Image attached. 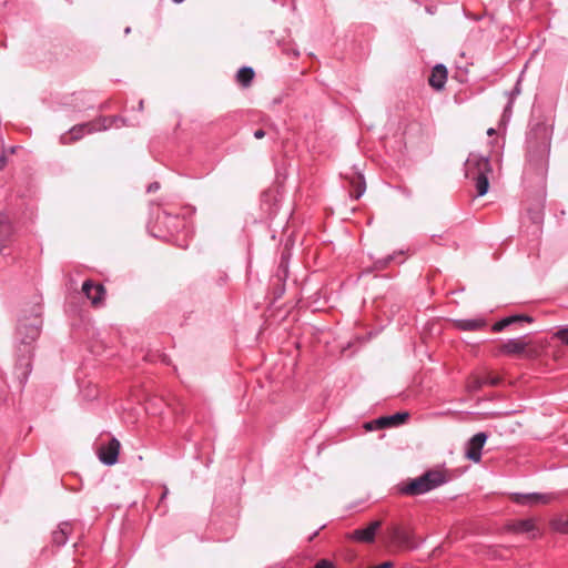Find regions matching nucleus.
I'll use <instances>...</instances> for the list:
<instances>
[{"instance_id": "obj_1", "label": "nucleus", "mask_w": 568, "mask_h": 568, "mask_svg": "<svg viewBox=\"0 0 568 568\" xmlns=\"http://www.w3.org/2000/svg\"><path fill=\"white\" fill-rule=\"evenodd\" d=\"M42 307L37 304L30 310H24L18 320L16 329V367L21 377L27 379L31 372L33 358V344L40 336L42 326Z\"/></svg>"}, {"instance_id": "obj_2", "label": "nucleus", "mask_w": 568, "mask_h": 568, "mask_svg": "<svg viewBox=\"0 0 568 568\" xmlns=\"http://www.w3.org/2000/svg\"><path fill=\"white\" fill-rule=\"evenodd\" d=\"M448 481V474L445 469H429L422 476L410 479L400 491L408 496H417L428 493Z\"/></svg>"}, {"instance_id": "obj_3", "label": "nucleus", "mask_w": 568, "mask_h": 568, "mask_svg": "<svg viewBox=\"0 0 568 568\" xmlns=\"http://www.w3.org/2000/svg\"><path fill=\"white\" fill-rule=\"evenodd\" d=\"M491 166L487 158L470 155L466 162V176L475 181L477 194L483 196L489 187L488 174Z\"/></svg>"}, {"instance_id": "obj_4", "label": "nucleus", "mask_w": 568, "mask_h": 568, "mask_svg": "<svg viewBox=\"0 0 568 568\" xmlns=\"http://www.w3.org/2000/svg\"><path fill=\"white\" fill-rule=\"evenodd\" d=\"M546 342H535L526 337L508 339L499 345V352L506 355H517L534 359L540 356L546 347Z\"/></svg>"}, {"instance_id": "obj_5", "label": "nucleus", "mask_w": 568, "mask_h": 568, "mask_svg": "<svg viewBox=\"0 0 568 568\" xmlns=\"http://www.w3.org/2000/svg\"><path fill=\"white\" fill-rule=\"evenodd\" d=\"M387 536L389 541L399 548L410 549L415 547V542L409 530L399 525L389 526L387 528Z\"/></svg>"}, {"instance_id": "obj_6", "label": "nucleus", "mask_w": 568, "mask_h": 568, "mask_svg": "<svg viewBox=\"0 0 568 568\" xmlns=\"http://www.w3.org/2000/svg\"><path fill=\"white\" fill-rule=\"evenodd\" d=\"M82 293L91 302L93 307H100L104 303L106 291L102 284L87 280L82 284Z\"/></svg>"}, {"instance_id": "obj_7", "label": "nucleus", "mask_w": 568, "mask_h": 568, "mask_svg": "<svg viewBox=\"0 0 568 568\" xmlns=\"http://www.w3.org/2000/svg\"><path fill=\"white\" fill-rule=\"evenodd\" d=\"M510 498L513 501L519 505H547L551 503L556 497L554 494H539V493H532V494H519L515 493L510 495Z\"/></svg>"}, {"instance_id": "obj_8", "label": "nucleus", "mask_w": 568, "mask_h": 568, "mask_svg": "<svg viewBox=\"0 0 568 568\" xmlns=\"http://www.w3.org/2000/svg\"><path fill=\"white\" fill-rule=\"evenodd\" d=\"M382 525V520L371 521L366 527L352 531L348 538L358 542L371 544L375 540L376 532L381 529Z\"/></svg>"}, {"instance_id": "obj_9", "label": "nucleus", "mask_w": 568, "mask_h": 568, "mask_svg": "<svg viewBox=\"0 0 568 568\" xmlns=\"http://www.w3.org/2000/svg\"><path fill=\"white\" fill-rule=\"evenodd\" d=\"M409 414L407 412L396 413L390 416L381 417L374 422L367 423L365 425L366 429L371 430L373 428H385L392 426H398L407 420Z\"/></svg>"}, {"instance_id": "obj_10", "label": "nucleus", "mask_w": 568, "mask_h": 568, "mask_svg": "<svg viewBox=\"0 0 568 568\" xmlns=\"http://www.w3.org/2000/svg\"><path fill=\"white\" fill-rule=\"evenodd\" d=\"M487 440V435L485 433H477L474 435L466 448V457L474 463H479L481 458V449Z\"/></svg>"}, {"instance_id": "obj_11", "label": "nucleus", "mask_w": 568, "mask_h": 568, "mask_svg": "<svg viewBox=\"0 0 568 568\" xmlns=\"http://www.w3.org/2000/svg\"><path fill=\"white\" fill-rule=\"evenodd\" d=\"M120 442L115 438H112L108 445L102 446L99 449V458L105 465H114L118 462V456L120 452Z\"/></svg>"}, {"instance_id": "obj_12", "label": "nucleus", "mask_w": 568, "mask_h": 568, "mask_svg": "<svg viewBox=\"0 0 568 568\" xmlns=\"http://www.w3.org/2000/svg\"><path fill=\"white\" fill-rule=\"evenodd\" d=\"M94 130L91 123L80 124L73 126L68 134L62 136V143L65 145L72 144L82 139L85 133H91Z\"/></svg>"}, {"instance_id": "obj_13", "label": "nucleus", "mask_w": 568, "mask_h": 568, "mask_svg": "<svg viewBox=\"0 0 568 568\" xmlns=\"http://www.w3.org/2000/svg\"><path fill=\"white\" fill-rule=\"evenodd\" d=\"M447 80V69L443 64H437L434 67L432 74L429 77V85L436 90H440L444 88Z\"/></svg>"}, {"instance_id": "obj_14", "label": "nucleus", "mask_w": 568, "mask_h": 568, "mask_svg": "<svg viewBox=\"0 0 568 568\" xmlns=\"http://www.w3.org/2000/svg\"><path fill=\"white\" fill-rule=\"evenodd\" d=\"M508 529L516 534L530 532L536 529L535 520L532 518L515 520L508 525Z\"/></svg>"}, {"instance_id": "obj_15", "label": "nucleus", "mask_w": 568, "mask_h": 568, "mask_svg": "<svg viewBox=\"0 0 568 568\" xmlns=\"http://www.w3.org/2000/svg\"><path fill=\"white\" fill-rule=\"evenodd\" d=\"M349 183H351V196L356 200L359 199L366 189L364 176L361 174H356L351 179Z\"/></svg>"}, {"instance_id": "obj_16", "label": "nucleus", "mask_w": 568, "mask_h": 568, "mask_svg": "<svg viewBox=\"0 0 568 568\" xmlns=\"http://www.w3.org/2000/svg\"><path fill=\"white\" fill-rule=\"evenodd\" d=\"M254 70L250 67H243L237 71L236 81L244 88L251 85L254 79Z\"/></svg>"}, {"instance_id": "obj_17", "label": "nucleus", "mask_w": 568, "mask_h": 568, "mask_svg": "<svg viewBox=\"0 0 568 568\" xmlns=\"http://www.w3.org/2000/svg\"><path fill=\"white\" fill-rule=\"evenodd\" d=\"M455 324L463 331H477L483 328L486 322L484 320H459Z\"/></svg>"}, {"instance_id": "obj_18", "label": "nucleus", "mask_w": 568, "mask_h": 568, "mask_svg": "<svg viewBox=\"0 0 568 568\" xmlns=\"http://www.w3.org/2000/svg\"><path fill=\"white\" fill-rule=\"evenodd\" d=\"M552 527L558 532L568 534V516H564L554 520Z\"/></svg>"}, {"instance_id": "obj_19", "label": "nucleus", "mask_w": 568, "mask_h": 568, "mask_svg": "<svg viewBox=\"0 0 568 568\" xmlns=\"http://www.w3.org/2000/svg\"><path fill=\"white\" fill-rule=\"evenodd\" d=\"M68 529V525H64V527H61L59 530L53 531V541L57 545H63L67 541Z\"/></svg>"}, {"instance_id": "obj_20", "label": "nucleus", "mask_w": 568, "mask_h": 568, "mask_svg": "<svg viewBox=\"0 0 568 568\" xmlns=\"http://www.w3.org/2000/svg\"><path fill=\"white\" fill-rule=\"evenodd\" d=\"M484 385V378L480 376H471L468 381L467 387L470 390H477Z\"/></svg>"}, {"instance_id": "obj_21", "label": "nucleus", "mask_w": 568, "mask_h": 568, "mask_svg": "<svg viewBox=\"0 0 568 568\" xmlns=\"http://www.w3.org/2000/svg\"><path fill=\"white\" fill-rule=\"evenodd\" d=\"M414 131H417L420 134H424V128L419 124H410L405 130L404 134L406 140L412 141Z\"/></svg>"}, {"instance_id": "obj_22", "label": "nucleus", "mask_w": 568, "mask_h": 568, "mask_svg": "<svg viewBox=\"0 0 568 568\" xmlns=\"http://www.w3.org/2000/svg\"><path fill=\"white\" fill-rule=\"evenodd\" d=\"M505 318H506V321H509V325L517 323V322H521V321H526L528 323H530L532 321L531 317L526 316V315H513V316H508Z\"/></svg>"}, {"instance_id": "obj_23", "label": "nucleus", "mask_w": 568, "mask_h": 568, "mask_svg": "<svg viewBox=\"0 0 568 568\" xmlns=\"http://www.w3.org/2000/svg\"><path fill=\"white\" fill-rule=\"evenodd\" d=\"M507 326H509V321H506V318H503L501 321H499V322L494 324L493 331L494 332H500L504 328H506Z\"/></svg>"}, {"instance_id": "obj_24", "label": "nucleus", "mask_w": 568, "mask_h": 568, "mask_svg": "<svg viewBox=\"0 0 568 568\" xmlns=\"http://www.w3.org/2000/svg\"><path fill=\"white\" fill-rule=\"evenodd\" d=\"M555 336L568 345V328L559 329Z\"/></svg>"}, {"instance_id": "obj_25", "label": "nucleus", "mask_w": 568, "mask_h": 568, "mask_svg": "<svg viewBox=\"0 0 568 568\" xmlns=\"http://www.w3.org/2000/svg\"><path fill=\"white\" fill-rule=\"evenodd\" d=\"M483 378H484V384H490L493 386L498 385L500 382L499 377L491 376L490 374H488L487 376H485Z\"/></svg>"}, {"instance_id": "obj_26", "label": "nucleus", "mask_w": 568, "mask_h": 568, "mask_svg": "<svg viewBox=\"0 0 568 568\" xmlns=\"http://www.w3.org/2000/svg\"><path fill=\"white\" fill-rule=\"evenodd\" d=\"M314 568H336L331 561L326 559L320 560Z\"/></svg>"}, {"instance_id": "obj_27", "label": "nucleus", "mask_w": 568, "mask_h": 568, "mask_svg": "<svg viewBox=\"0 0 568 568\" xmlns=\"http://www.w3.org/2000/svg\"><path fill=\"white\" fill-rule=\"evenodd\" d=\"M254 136H255L256 139H263V138L265 136V132H264L263 130L258 129V130H256V131L254 132Z\"/></svg>"}, {"instance_id": "obj_28", "label": "nucleus", "mask_w": 568, "mask_h": 568, "mask_svg": "<svg viewBox=\"0 0 568 568\" xmlns=\"http://www.w3.org/2000/svg\"><path fill=\"white\" fill-rule=\"evenodd\" d=\"M487 134L491 136V135L496 134V130L490 128L487 130Z\"/></svg>"}, {"instance_id": "obj_29", "label": "nucleus", "mask_w": 568, "mask_h": 568, "mask_svg": "<svg viewBox=\"0 0 568 568\" xmlns=\"http://www.w3.org/2000/svg\"><path fill=\"white\" fill-rule=\"evenodd\" d=\"M3 165H4V158H2L0 161V166H3Z\"/></svg>"}]
</instances>
